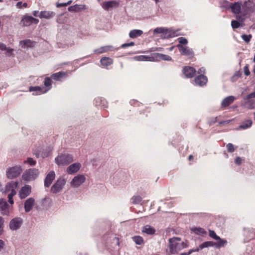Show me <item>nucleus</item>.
I'll return each mask as SVG.
<instances>
[{
	"instance_id": "43",
	"label": "nucleus",
	"mask_w": 255,
	"mask_h": 255,
	"mask_svg": "<svg viewBox=\"0 0 255 255\" xmlns=\"http://www.w3.org/2000/svg\"><path fill=\"white\" fill-rule=\"evenodd\" d=\"M52 80L49 77H46L44 79V85L46 87H48V91L51 88Z\"/></svg>"
},
{
	"instance_id": "47",
	"label": "nucleus",
	"mask_w": 255,
	"mask_h": 255,
	"mask_svg": "<svg viewBox=\"0 0 255 255\" xmlns=\"http://www.w3.org/2000/svg\"><path fill=\"white\" fill-rule=\"evenodd\" d=\"M226 147L229 152H233L235 151L234 146L231 143L227 144L226 145Z\"/></svg>"
},
{
	"instance_id": "61",
	"label": "nucleus",
	"mask_w": 255,
	"mask_h": 255,
	"mask_svg": "<svg viewBox=\"0 0 255 255\" xmlns=\"http://www.w3.org/2000/svg\"><path fill=\"white\" fill-rule=\"evenodd\" d=\"M6 49V46L5 44L0 43V49L1 50H4Z\"/></svg>"
},
{
	"instance_id": "8",
	"label": "nucleus",
	"mask_w": 255,
	"mask_h": 255,
	"mask_svg": "<svg viewBox=\"0 0 255 255\" xmlns=\"http://www.w3.org/2000/svg\"><path fill=\"white\" fill-rule=\"evenodd\" d=\"M86 180L84 175L79 174L75 176L70 182V185L73 188H78L83 184Z\"/></svg>"
},
{
	"instance_id": "28",
	"label": "nucleus",
	"mask_w": 255,
	"mask_h": 255,
	"mask_svg": "<svg viewBox=\"0 0 255 255\" xmlns=\"http://www.w3.org/2000/svg\"><path fill=\"white\" fill-rule=\"evenodd\" d=\"M142 232L146 233L147 235H152L155 234V230L154 228L150 225L144 226L142 230Z\"/></svg>"
},
{
	"instance_id": "30",
	"label": "nucleus",
	"mask_w": 255,
	"mask_h": 255,
	"mask_svg": "<svg viewBox=\"0 0 255 255\" xmlns=\"http://www.w3.org/2000/svg\"><path fill=\"white\" fill-rule=\"evenodd\" d=\"M244 235L248 238V240H251L255 236V230L253 229H246L244 231Z\"/></svg>"
},
{
	"instance_id": "22",
	"label": "nucleus",
	"mask_w": 255,
	"mask_h": 255,
	"mask_svg": "<svg viewBox=\"0 0 255 255\" xmlns=\"http://www.w3.org/2000/svg\"><path fill=\"white\" fill-rule=\"evenodd\" d=\"M55 15V13L53 11H41L38 16L40 18H46L50 19L54 17Z\"/></svg>"
},
{
	"instance_id": "2",
	"label": "nucleus",
	"mask_w": 255,
	"mask_h": 255,
	"mask_svg": "<svg viewBox=\"0 0 255 255\" xmlns=\"http://www.w3.org/2000/svg\"><path fill=\"white\" fill-rule=\"evenodd\" d=\"M55 163L59 166L66 165L73 161V156L69 154H62L55 159Z\"/></svg>"
},
{
	"instance_id": "38",
	"label": "nucleus",
	"mask_w": 255,
	"mask_h": 255,
	"mask_svg": "<svg viewBox=\"0 0 255 255\" xmlns=\"http://www.w3.org/2000/svg\"><path fill=\"white\" fill-rule=\"evenodd\" d=\"M112 48L111 46H102L99 48L96 49L94 50V52L98 54H101L105 52H107L110 50Z\"/></svg>"
},
{
	"instance_id": "12",
	"label": "nucleus",
	"mask_w": 255,
	"mask_h": 255,
	"mask_svg": "<svg viewBox=\"0 0 255 255\" xmlns=\"http://www.w3.org/2000/svg\"><path fill=\"white\" fill-rule=\"evenodd\" d=\"M55 174L54 171H52L49 172L44 180V186L45 187H49L55 179Z\"/></svg>"
},
{
	"instance_id": "34",
	"label": "nucleus",
	"mask_w": 255,
	"mask_h": 255,
	"mask_svg": "<svg viewBox=\"0 0 255 255\" xmlns=\"http://www.w3.org/2000/svg\"><path fill=\"white\" fill-rule=\"evenodd\" d=\"M216 240L217 242L216 243H214V246L217 249L224 247V246L227 243L226 240L221 239L220 237L219 239Z\"/></svg>"
},
{
	"instance_id": "16",
	"label": "nucleus",
	"mask_w": 255,
	"mask_h": 255,
	"mask_svg": "<svg viewBox=\"0 0 255 255\" xmlns=\"http://www.w3.org/2000/svg\"><path fill=\"white\" fill-rule=\"evenodd\" d=\"M207 78L204 75H200L195 78V83L196 85L202 86L207 82Z\"/></svg>"
},
{
	"instance_id": "39",
	"label": "nucleus",
	"mask_w": 255,
	"mask_h": 255,
	"mask_svg": "<svg viewBox=\"0 0 255 255\" xmlns=\"http://www.w3.org/2000/svg\"><path fill=\"white\" fill-rule=\"evenodd\" d=\"M34 154L37 158L42 157L43 158L47 157L49 154V152H44V151L41 152L40 151H36L34 152Z\"/></svg>"
},
{
	"instance_id": "48",
	"label": "nucleus",
	"mask_w": 255,
	"mask_h": 255,
	"mask_svg": "<svg viewBox=\"0 0 255 255\" xmlns=\"http://www.w3.org/2000/svg\"><path fill=\"white\" fill-rule=\"evenodd\" d=\"M178 41L179 42V44H184L186 45L188 43V40L186 38L183 37H180L178 38Z\"/></svg>"
},
{
	"instance_id": "19",
	"label": "nucleus",
	"mask_w": 255,
	"mask_h": 255,
	"mask_svg": "<svg viewBox=\"0 0 255 255\" xmlns=\"http://www.w3.org/2000/svg\"><path fill=\"white\" fill-rule=\"evenodd\" d=\"M236 99L235 97L233 96H230L224 98L222 103H221V107L223 108H225L229 105H230Z\"/></svg>"
},
{
	"instance_id": "37",
	"label": "nucleus",
	"mask_w": 255,
	"mask_h": 255,
	"mask_svg": "<svg viewBox=\"0 0 255 255\" xmlns=\"http://www.w3.org/2000/svg\"><path fill=\"white\" fill-rule=\"evenodd\" d=\"M155 56L156 58H159L160 59H161V60H164V61H171L172 60V58L168 55H165V54H161V53H155Z\"/></svg>"
},
{
	"instance_id": "40",
	"label": "nucleus",
	"mask_w": 255,
	"mask_h": 255,
	"mask_svg": "<svg viewBox=\"0 0 255 255\" xmlns=\"http://www.w3.org/2000/svg\"><path fill=\"white\" fill-rule=\"evenodd\" d=\"M200 246V249H201L202 250L204 248H208L209 247H214V242H212V241H207V242H205L203 243Z\"/></svg>"
},
{
	"instance_id": "1",
	"label": "nucleus",
	"mask_w": 255,
	"mask_h": 255,
	"mask_svg": "<svg viewBox=\"0 0 255 255\" xmlns=\"http://www.w3.org/2000/svg\"><path fill=\"white\" fill-rule=\"evenodd\" d=\"M181 239L178 237H174L169 239V252L172 254H175L180 251L188 247L187 243L180 242Z\"/></svg>"
},
{
	"instance_id": "55",
	"label": "nucleus",
	"mask_w": 255,
	"mask_h": 255,
	"mask_svg": "<svg viewBox=\"0 0 255 255\" xmlns=\"http://www.w3.org/2000/svg\"><path fill=\"white\" fill-rule=\"evenodd\" d=\"M3 220L2 217H0V235L2 234L3 226Z\"/></svg>"
},
{
	"instance_id": "17",
	"label": "nucleus",
	"mask_w": 255,
	"mask_h": 255,
	"mask_svg": "<svg viewBox=\"0 0 255 255\" xmlns=\"http://www.w3.org/2000/svg\"><path fill=\"white\" fill-rule=\"evenodd\" d=\"M18 182L17 181H12L8 183L5 186V191L10 192L16 193L15 189L17 187Z\"/></svg>"
},
{
	"instance_id": "36",
	"label": "nucleus",
	"mask_w": 255,
	"mask_h": 255,
	"mask_svg": "<svg viewBox=\"0 0 255 255\" xmlns=\"http://www.w3.org/2000/svg\"><path fill=\"white\" fill-rule=\"evenodd\" d=\"M94 104L96 106H104L106 107V101L104 99H103L100 97L96 98L95 99Z\"/></svg>"
},
{
	"instance_id": "58",
	"label": "nucleus",
	"mask_w": 255,
	"mask_h": 255,
	"mask_svg": "<svg viewBox=\"0 0 255 255\" xmlns=\"http://www.w3.org/2000/svg\"><path fill=\"white\" fill-rule=\"evenodd\" d=\"M242 159L240 157H237L235 160V163L237 165H240L242 163Z\"/></svg>"
},
{
	"instance_id": "44",
	"label": "nucleus",
	"mask_w": 255,
	"mask_h": 255,
	"mask_svg": "<svg viewBox=\"0 0 255 255\" xmlns=\"http://www.w3.org/2000/svg\"><path fill=\"white\" fill-rule=\"evenodd\" d=\"M131 201L133 204H139L142 201V198L139 195L134 196L131 198Z\"/></svg>"
},
{
	"instance_id": "21",
	"label": "nucleus",
	"mask_w": 255,
	"mask_h": 255,
	"mask_svg": "<svg viewBox=\"0 0 255 255\" xmlns=\"http://www.w3.org/2000/svg\"><path fill=\"white\" fill-rule=\"evenodd\" d=\"M119 2L117 1H105L102 4L104 9L108 10L111 7H117L119 6Z\"/></svg>"
},
{
	"instance_id": "3",
	"label": "nucleus",
	"mask_w": 255,
	"mask_h": 255,
	"mask_svg": "<svg viewBox=\"0 0 255 255\" xmlns=\"http://www.w3.org/2000/svg\"><path fill=\"white\" fill-rule=\"evenodd\" d=\"M39 174L38 170L35 168H30L26 170L22 175V179L29 182L34 180Z\"/></svg>"
},
{
	"instance_id": "24",
	"label": "nucleus",
	"mask_w": 255,
	"mask_h": 255,
	"mask_svg": "<svg viewBox=\"0 0 255 255\" xmlns=\"http://www.w3.org/2000/svg\"><path fill=\"white\" fill-rule=\"evenodd\" d=\"M133 59L137 61H152L154 60L153 56L146 55H137L133 57Z\"/></svg>"
},
{
	"instance_id": "14",
	"label": "nucleus",
	"mask_w": 255,
	"mask_h": 255,
	"mask_svg": "<svg viewBox=\"0 0 255 255\" xmlns=\"http://www.w3.org/2000/svg\"><path fill=\"white\" fill-rule=\"evenodd\" d=\"M226 3L229 5L228 7H231L232 11L236 14H239L241 9V3L237 2L234 3H232L229 2H227Z\"/></svg>"
},
{
	"instance_id": "11",
	"label": "nucleus",
	"mask_w": 255,
	"mask_h": 255,
	"mask_svg": "<svg viewBox=\"0 0 255 255\" xmlns=\"http://www.w3.org/2000/svg\"><path fill=\"white\" fill-rule=\"evenodd\" d=\"M31 187L30 185H26L23 187L19 191V197L20 199H24L31 193Z\"/></svg>"
},
{
	"instance_id": "27",
	"label": "nucleus",
	"mask_w": 255,
	"mask_h": 255,
	"mask_svg": "<svg viewBox=\"0 0 255 255\" xmlns=\"http://www.w3.org/2000/svg\"><path fill=\"white\" fill-rule=\"evenodd\" d=\"M66 74L67 73L64 72H58L52 74L51 77L55 81H60Z\"/></svg>"
},
{
	"instance_id": "54",
	"label": "nucleus",
	"mask_w": 255,
	"mask_h": 255,
	"mask_svg": "<svg viewBox=\"0 0 255 255\" xmlns=\"http://www.w3.org/2000/svg\"><path fill=\"white\" fill-rule=\"evenodd\" d=\"M134 45V43L133 42H130L129 43L123 44L121 46V47L123 48H125L127 47L133 46Z\"/></svg>"
},
{
	"instance_id": "41",
	"label": "nucleus",
	"mask_w": 255,
	"mask_h": 255,
	"mask_svg": "<svg viewBox=\"0 0 255 255\" xmlns=\"http://www.w3.org/2000/svg\"><path fill=\"white\" fill-rule=\"evenodd\" d=\"M132 240L138 245H141L143 243V239L140 236H134L132 237Z\"/></svg>"
},
{
	"instance_id": "49",
	"label": "nucleus",
	"mask_w": 255,
	"mask_h": 255,
	"mask_svg": "<svg viewBox=\"0 0 255 255\" xmlns=\"http://www.w3.org/2000/svg\"><path fill=\"white\" fill-rule=\"evenodd\" d=\"M231 25L234 29L238 28L240 26V23L237 20H233L231 22Z\"/></svg>"
},
{
	"instance_id": "53",
	"label": "nucleus",
	"mask_w": 255,
	"mask_h": 255,
	"mask_svg": "<svg viewBox=\"0 0 255 255\" xmlns=\"http://www.w3.org/2000/svg\"><path fill=\"white\" fill-rule=\"evenodd\" d=\"M5 50L6 51V54L8 56H11L13 55V51H14L13 49L6 47V49Z\"/></svg>"
},
{
	"instance_id": "33",
	"label": "nucleus",
	"mask_w": 255,
	"mask_h": 255,
	"mask_svg": "<svg viewBox=\"0 0 255 255\" xmlns=\"http://www.w3.org/2000/svg\"><path fill=\"white\" fill-rule=\"evenodd\" d=\"M244 255H255V246L253 245H248L244 253Z\"/></svg>"
},
{
	"instance_id": "51",
	"label": "nucleus",
	"mask_w": 255,
	"mask_h": 255,
	"mask_svg": "<svg viewBox=\"0 0 255 255\" xmlns=\"http://www.w3.org/2000/svg\"><path fill=\"white\" fill-rule=\"evenodd\" d=\"M24 163H27L31 166L35 165L36 164V161L34 160L32 158H27L26 161H24Z\"/></svg>"
},
{
	"instance_id": "32",
	"label": "nucleus",
	"mask_w": 255,
	"mask_h": 255,
	"mask_svg": "<svg viewBox=\"0 0 255 255\" xmlns=\"http://www.w3.org/2000/svg\"><path fill=\"white\" fill-rule=\"evenodd\" d=\"M168 31V28L164 27H157L154 29V33H161L162 34V37L164 38V36L167 35Z\"/></svg>"
},
{
	"instance_id": "35",
	"label": "nucleus",
	"mask_w": 255,
	"mask_h": 255,
	"mask_svg": "<svg viewBox=\"0 0 255 255\" xmlns=\"http://www.w3.org/2000/svg\"><path fill=\"white\" fill-rule=\"evenodd\" d=\"M102 65L104 66H108L112 64L113 62V60L109 57H103L101 60Z\"/></svg>"
},
{
	"instance_id": "46",
	"label": "nucleus",
	"mask_w": 255,
	"mask_h": 255,
	"mask_svg": "<svg viewBox=\"0 0 255 255\" xmlns=\"http://www.w3.org/2000/svg\"><path fill=\"white\" fill-rule=\"evenodd\" d=\"M16 194V193L13 192H10L7 195V197L8 199V202L12 205L14 203V201L13 200V197Z\"/></svg>"
},
{
	"instance_id": "63",
	"label": "nucleus",
	"mask_w": 255,
	"mask_h": 255,
	"mask_svg": "<svg viewBox=\"0 0 255 255\" xmlns=\"http://www.w3.org/2000/svg\"><path fill=\"white\" fill-rule=\"evenodd\" d=\"M66 6V2L65 3H57L56 5V6L57 7H63V6Z\"/></svg>"
},
{
	"instance_id": "45",
	"label": "nucleus",
	"mask_w": 255,
	"mask_h": 255,
	"mask_svg": "<svg viewBox=\"0 0 255 255\" xmlns=\"http://www.w3.org/2000/svg\"><path fill=\"white\" fill-rule=\"evenodd\" d=\"M241 37L246 43H249L252 37V35L251 34H243L242 35Z\"/></svg>"
},
{
	"instance_id": "50",
	"label": "nucleus",
	"mask_w": 255,
	"mask_h": 255,
	"mask_svg": "<svg viewBox=\"0 0 255 255\" xmlns=\"http://www.w3.org/2000/svg\"><path fill=\"white\" fill-rule=\"evenodd\" d=\"M209 236L215 240H218L219 239V237L216 235V233L214 231L209 230Z\"/></svg>"
},
{
	"instance_id": "7",
	"label": "nucleus",
	"mask_w": 255,
	"mask_h": 255,
	"mask_svg": "<svg viewBox=\"0 0 255 255\" xmlns=\"http://www.w3.org/2000/svg\"><path fill=\"white\" fill-rule=\"evenodd\" d=\"M23 224V220L20 217H15L9 222V227L11 231L19 229Z\"/></svg>"
},
{
	"instance_id": "59",
	"label": "nucleus",
	"mask_w": 255,
	"mask_h": 255,
	"mask_svg": "<svg viewBox=\"0 0 255 255\" xmlns=\"http://www.w3.org/2000/svg\"><path fill=\"white\" fill-rule=\"evenodd\" d=\"M231 121H232V120L223 121L220 122L219 123V125H222L224 124H229Z\"/></svg>"
},
{
	"instance_id": "64",
	"label": "nucleus",
	"mask_w": 255,
	"mask_h": 255,
	"mask_svg": "<svg viewBox=\"0 0 255 255\" xmlns=\"http://www.w3.org/2000/svg\"><path fill=\"white\" fill-rule=\"evenodd\" d=\"M16 7L18 8H21L22 6V1H18L16 5Z\"/></svg>"
},
{
	"instance_id": "5",
	"label": "nucleus",
	"mask_w": 255,
	"mask_h": 255,
	"mask_svg": "<svg viewBox=\"0 0 255 255\" xmlns=\"http://www.w3.org/2000/svg\"><path fill=\"white\" fill-rule=\"evenodd\" d=\"M65 184L66 181L64 178H58L55 183L52 186L51 188V192L54 194H56L61 192Z\"/></svg>"
},
{
	"instance_id": "6",
	"label": "nucleus",
	"mask_w": 255,
	"mask_h": 255,
	"mask_svg": "<svg viewBox=\"0 0 255 255\" xmlns=\"http://www.w3.org/2000/svg\"><path fill=\"white\" fill-rule=\"evenodd\" d=\"M12 208V205H8L5 200L0 199V212L1 214L9 216Z\"/></svg>"
},
{
	"instance_id": "57",
	"label": "nucleus",
	"mask_w": 255,
	"mask_h": 255,
	"mask_svg": "<svg viewBox=\"0 0 255 255\" xmlns=\"http://www.w3.org/2000/svg\"><path fill=\"white\" fill-rule=\"evenodd\" d=\"M201 250H202L201 249H200V246H199V247L198 248H197L196 249H191L189 251V254H190V255L194 253V252H199Z\"/></svg>"
},
{
	"instance_id": "10",
	"label": "nucleus",
	"mask_w": 255,
	"mask_h": 255,
	"mask_svg": "<svg viewBox=\"0 0 255 255\" xmlns=\"http://www.w3.org/2000/svg\"><path fill=\"white\" fill-rule=\"evenodd\" d=\"M177 47H178L181 55L191 56L194 54L192 50L187 46H184L181 44H177Z\"/></svg>"
},
{
	"instance_id": "9",
	"label": "nucleus",
	"mask_w": 255,
	"mask_h": 255,
	"mask_svg": "<svg viewBox=\"0 0 255 255\" xmlns=\"http://www.w3.org/2000/svg\"><path fill=\"white\" fill-rule=\"evenodd\" d=\"M39 20L38 19L35 18L31 16L24 15L20 21V24L22 26H28L32 23L37 24Z\"/></svg>"
},
{
	"instance_id": "23",
	"label": "nucleus",
	"mask_w": 255,
	"mask_h": 255,
	"mask_svg": "<svg viewBox=\"0 0 255 255\" xmlns=\"http://www.w3.org/2000/svg\"><path fill=\"white\" fill-rule=\"evenodd\" d=\"M85 9H86V6L84 4H75L68 8V11L70 12H78Z\"/></svg>"
},
{
	"instance_id": "62",
	"label": "nucleus",
	"mask_w": 255,
	"mask_h": 255,
	"mask_svg": "<svg viewBox=\"0 0 255 255\" xmlns=\"http://www.w3.org/2000/svg\"><path fill=\"white\" fill-rule=\"evenodd\" d=\"M4 245V242L2 240H0V251L3 249Z\"/></svg>"
},
{
	"instance_id": "4",
	"label": "nucleus",
	"mask_w": 255,
	"mask_h": 255,
	"mask_svg": "<svg viewBox=\"0 0 255 255\" xmlns=\"http://www.w3.org/2000/svg\"><path fill=\"white\" fill-rule=\"evenodd\" d=\"M21 172L22 168L20 166H14L7 169L6 175L8 178L13 179L17 177Z\"/></svg>"
},
{
	"instance_id": "26",
	"label": "nucleus",
	"mask_w": 255,
	"mask_h": 255,
	"mask_svg": "<svg viewBox=\"0 0 255 255\" xmlns=\"http://www.w3.org/2000/svg\"><path fill=\"white\" fill-rule=\"evenodd\" d=\"M167 35L164 36V38H170L181 35L178 30H174L171 29H168Z\"/></svg>"
},
{
	"instance_id": "56",
	"label": "nucleus",
	"mask_w": 255,
	"mask_h": 255,
	"mask_svg": "<svg viewBox=\"0 0 255 255\" xmlns=\"http://www.w3.org/2000/svg\"><path fill=\"white\" fill-rule=\"evenodd\" d=\"M244 73L246 76H249L250 74V71L248 65H246L244 68Z\"/></svg>"
},
{
	"instance_id": "15",
	"label": "nucleus",
	"mask_w": 255,
	"mask_h": 255,
	"mask_svg": "<svg viewBox=\"0 0 255 255\" xmlns=\"http://www.w3.org/2000/svg\"><path fill=\"white\" fill-rule=\"evenodd\" d=\"M30 92H34L33 95H38L46 93L48 90H45L44 87L39 86L30 87L29 88Z\"/></svg>"
},
{
	"instance_id": "13",
	"label": "nucleus",
	"mask_w": 255,
	"mask_h": 255,
	"mask_svg": "<svg viewBox=\"0 0 255 255\" xmlns=\"http://www.w3.org/2000/svg\"><path fill=\"white\" fill-rule=\"evenodd\" d=\"M81 166V165L79 163H73L67 167L66 172L69 174H72L78 171Z\"/></svg>"
},
{
	"instance_id": "20",
	"label": "nucleus",
	"mask_w": 255,
	"mask_h": 255,
	"mask_svg": "<svg viewBox=\"0 0 255 255\" xmlns=\"http://www.w3.org/2000/svg\"><path fill=\"white\" fill-rule=\"evenodd\" d=\"M35 200L33 198H29L24 203V209L26 212H29L33 208Z\"/></svg>"
},
{
	"instance_id": "52",
	"label": "nucleus",
	"mask_w": 255,
	"mask_h": 255,
	"mask_svg": "<svg viewBox=\"0 0 255 255\" xmlns=\"http://www.w3.org/2000/svg\"><path fill=\"white\" fill-rule=\"evenodd\" d=\"M241 76V73L239 72H236L232 78L233 81L237 80Z\"/></svg>"
},
{
	"instance_id": "42",
	"label": "nucleus",
	"mask_w": 255,
	"mask_h": 255,
	"mask_svg": "<svg viewBox=\"0 0 255 255\" xmlns=\"http://www.w3.org/2000/svg\"><path fill=\"white\" fill-rule=\"evenodd\" d=\"M192 231L196 234L206 235L207 233L206 231L201 228H195Z\"/></svg>"
},
{
	"instance_id": "31",
	"label": "nucleus",
	"mask_w": 255,
	"mask_h": 255,
	"mask_svg": "<svg viewBox=\"0 0 255 255\" xmlns=\"http://www.w3.org/2000/svg\"><path fill=\"white\" fill-rule=\"evenodd\" d=\"M143 33V31L139 29H134L130 31L129 36L131 38H135L140 36Z\"/></svg>"
},
{
	"instance_id": "29",
	"label": "nucleus",
	"mask_w": 255,
	"mask_h": 255,
	"mask_svg": "<svg viewBox=\"0 0 255 255\" xmlns=\"http://www.w3.org/2000/svg\"><path fill=\"white\" fill-rule=\"evenodd\" d=\"M253 124V122L250 119L243 121L239 127V129H245L250 128Z\"/></svg>"
},
{
	"instance_id": "25",
	"label": "nucleus",
	"mask_w": 255,
	"mask_h": 255,
	"mask_svg": "<svg viewBox=\"0 0 255 255\" xmlns=\"http://www.w3.org/2000/svg\"><path fill=\"white\" fill-rule=\"evenodd\" d=\"M19 44L21 47L23 48L26 47H32L34 46V42L31 41L30 39H25L20 41Z\"/></svg>"
},
{
	"instance_id": "18",
	"label": "nucleus",
	"mask_w": 255,
	"mask_h": 255,
	"mask_svg": "<svg viewBox=\"0 0 255 255\" xmlns=\"http://www.w3.org/2000/svg\"><path fill=\"white\" fill-rule=\"evenodd\" d=\"M183 73L186 77L192 78L195 75L196 70L193 67L187 66L184 68Z\"/></svg>"
},
{
	"instance_id": "60",
	"label": "nucleus",
	"mask_w": 255,
	"mask_h": 255,
	"mask_svg": "<svg viewBox=\"0 0 255 255\" xmlns=\"http://www.w3.org/2000/svg\"><path fill=\"white\" fill-rule=\"evenodd\" d=\"M205 72V69L204 68V67H201L200 68L199 70L198 71V73L200 74V75H203V74H204Z\"/></svg>"
}]
</instances>
